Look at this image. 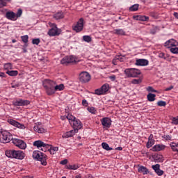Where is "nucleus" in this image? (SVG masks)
Masks as SVG:
<instances>
[{"mask_svg":"<svg viewBox=\"0 0 178 178\" xmlns=\"http://www.w3.org/2000/svg\"><path fill=\"white\" fill-rule=\"evenodd\" d=\"M6 156L8 158H11V159H19L20 161L24 159V157L26 156L23 151L15 149L6 150Z\"/></svg>","mask_w":178,"mask_h":178,"instance_id":"obj_1","label":"nucleus"},{"mask_svg":"<svg viewBox=\"0 0 178 178\" xmlns=\"http://www.w3.org/2000/svg\"><path fill=\"white\" fill-rule=\"evenodd\" d=\"M33 159L40 161L41 162V165H43V166H47V159H48V156L44 153L40 151H34L33 152Z\"/></svg>","mask_w":178,"mask_h":178,"instance_id":"obj_2","label":"nucleus"},{"mask_svg":"<svg viewBox=\"0 0 178 178\" xmlns=\"http://www.w3.org/2000/svg\"><path fill=\"white\" fill-rule=\"evenodd\" d=\"M124 72L127 77L132 78L138 77V76L141 74V71L136 68H127L124 70Z\"/></svg>","mask_w":178,"mask_h":178,"instance_id":"obj_3","label":"nucleus"},{"mask_svg":"<svg viewBox=\"0 0 178 178\" xmlns=\"http://www.w3.org/2000/svg\"><path fill=\"white\" fill-rule=\"evenodd\" d=\"M13 140L12 134L7 131H2L0 132V143H10Z\"/></svg>","mask_w":178,"mask_h":178,"instance_id":"obj_4","label":"nucleus"},{"mask_svg":"<svg viewBox=\"0 0 178 178\" xmlns=\"http://www.w3.org/2000/svg\"><path fill=\"white\" fill-rule=\"evenodd\" d=\"M55 86H56V82L51 80L47 81V86H44L47 95H53L56 92Z\"/></svg>","mask_w":178,"mask_h":178,"instance_id":"obj_5","label":"nucleus"},{"mask_svg":"<svg viewBox=\"0 0 178 178\" xmlns=\"http://www.w3.org/2000/svg\"><path fill=\"white\" fill-rule=\"evenodd\" d=\"M62 65H69V63H77L80 60L74 56H67L61 60Z\"/></svg>","mask_w":178,"mask_h":178,"instance_id":"obj_6","label":"nucleus"},{"mask_svg":"<svg viewBox=\"0 0 178 178\" xmlns=\"http://www.w3.org/2000/svg\"><path fill=\"white\" fill-rule=\"evenodd\" d=\"M49 25L50 26V27H51V29L48 32V34L50 35V37L59 35L60 33H62V31L60 29H58L56 24L49 23Z\"/></svg>","mask_w":178,"mask_h":178,"instance_id":"obj_7","label":"nucleus"},{"mask_svg":"<svg viewBox=\"0 0 178 178\" xmlns=\"http://www.w3.org/2000/svg\"><path fill=\"white\" fill-rule=\"evenodd\" d=\"M34 147H37L41 151H44V152H47V149L49 148V145L44 143V142L41 140H36L33 143Z\"/></svg>","mask_w":178,"mask_h":178,"instance_id":"obj_8","label":"nucleus"},{"mask_svg":"<svg viewBox=\"0 0 178 178\" xmlns=\"http://www.w3.org/2000/svg\"><path fill=\"white\" fill-rule=\"evenodd\" d=\"M12 143L14 144V145L18 147V148H20V149H26V147H27L24 141L18 138H13Z\"/></svg>","mask_w":178,"mask_h":178,"instance_id":"obj_9","label":"nucleus"},{"mask_svg":"<svg viewBox=\"0 0 178 178\" xmlns=\"http://www.w3.org/2000/svg\"><path fill=\"white\" fill-rule=\"evenodd\" d=\"M91 80V75L87 72H82L79 74V81L81 83H88Z\"/></svg>","mask_w":178,"mask_h":178,"instance_id":"obj_10","label":"nucleus"},{"mask_svg":"<svg viewBox=\"0 0 178 178\" xmlns=\"http://www.w3.org/2000/svg\"><path fill=\"white\" fill-rule=\"evenodd\" d=\"M84 27V19L83 18H81L73 26V30L76 31V33H80V31H83V29Z\"/></svg>","mask_w":178,"mask_h":178,"instance_id":"obj_11","label":"nucleus"},{"mask_svg":"<svg viewBox=\"0 0 178 178\" xmlns=\"http://www.w3.org/2000/svg\"><path fill=\"white\" fill-rule=\"evenodd\" d=\"M13 105L15 106H26L27 105H30V101L19 99L13 102Z\"/></svg>","mask_w":178,"mask_h":178,"instance_id":"obj_12","label":"nucleus"},{"mask_svg":"<svg viewBox=\"0 0 178 178\" xmlns=\"http://www.w3.org/2000/svg\"><path fill=\"white\" fill-rule=\"evenodd\" d=\"M71 126H72L73 129H77V133H79V130L83 127V124H81V121L80 120L75 118L72 122H71Z\"/></svg>","mask_w":178,"mask_h":178,"instance_id":"obj_13","label":"nucleus"},{"mask_svg":"<svg viewBox=\"0 0 178 178\" xmlns=\"http://www.w3.org/2000/svg\"><path fill=\"white\" fill-rule=\"evenodd\" d=\"M8 122L12 126L17 127L18 129H21L22 130H24V129H26V126H24V124H20L15 120L10 119L8 120Z\"/></svg>","mask_w":178,"mask_h":178,"instance_id":"obj_14","label":"nucleus"},{"mask_svg":"<svg viewBox=\"0 0 178 178\" xmlns=\"http://www.w3.org/2000/svg\"><path fill=\"white\" fill-rule=\"evenodd\" d=\"M164 46L170 49L172 47H178V42L175 39H170L165 42Z\"/></svg>","mask_w":178,"mask_h":178,"instance_id":"obj_15","label":"nucleus"},{"mask_svg":"<svg viewBox=\"0 0 178 178\" xmlns=\"http://www.w3.org/2000/svg\"><path fill=\"white\" fill-rule=\"evenodd\" d=\"M100 121L102 126H104V127H107V129H109L112 125V120L109 118H104Z\"/></svg>","mask_w":178,"mask_h":178,"instance_id":"obj_16","label":"nucleus"},{"mask_svg":"<svg viewBox=\"0 0 178 178\" xmlns=\"http://www.w3.org/2000/svg\"><path fill=\"white\" fill-rule=\"evenodd\" d=\"M76 133H77V129H72L64 133L62 137L63 138H69L70 137H73V136H74V134H76Z\"/></svg>","mask_w":178,"mask_h":178,"instance_id":"obj_17","label":"nucleus"},{"mask_svg":"<svg viewBox=\"0 0 178 178\" xmlns=\"http://www.w3.org/2000/svg\"><path fill=\"white\" fill-rule=\"evenodd\" d=\"M135 65L136 66H147L148 65V60L145 59H137Z\"/></svg>","mask_w":178,"mask_h":178,"instance_id":"obj_18","label":"nucleus"},{"mask_svg":"<svg viewBox=\"0 0 178 178\" xmlns=\"http://www.w3.org/2000/svg\"><path fill=\"white\" fill-rule=\"evenodd\" d=\"M6 17H7L8 20H17V18H16V14L13 11L7 12Z\"/></svg>","mask_w":178,"mask_h":178,"instance_id":"obj_19","label":"nucleus"},{"mask_svg":"<svg viewBox=\"0 0 178 178\" xmlns=\"http://www.w3.org/2000/svg\"><path fill=\"white\" fill-rule=\"evenodd\" d=\"M134 19H135V20H139L140 22H147L149 19V17L145 15H137L134 16Z\"/></svg>","mask_w":178,"mask_h":178,"instance_id":"obj_20","label":"nucleus"},{"mask_svg":"<svg viewBox=\"0 0 178 178\" xmlns=\"http://www.w3.org/2000/svg\"><path fill=\"white\" fill-rule=\"evenodd\" d=\"M33 130H34V131H35L36 133H40V134L45 133V131H47V130H45V129H44V128H42V127H38V125H35V126L33 127Z\"/></svg>","mask_w":178,"mask_h":178,"instance_id":"obj_21","label":"nucleus"},{"mask_svg":"<svg viewBox=\"0 0 178 178\" xmlns=\"http://www.w3.org/2000/svg\"><path fill=\"white\" fill-rule=\"evenodd\" d=\"M138 172H139V173H143V175L148 174V170L147 169L146 167L143 165L138 168Z\"/></svg>","mask_w":178,"mask_h":178,"instance_id":"obj_22","label":"nucleus"},{"mask_svg":"<svg viewBox=\"0 0 178 178\" xmlns=\"http://www.w3.org/2000/svg\"><path fill=\"white\" fill-rule=\"evenodd\" d=\"M65 17V15H63V13L58 12L54 15V18L56 19V20H59V19H63Z\"/></svg>","mask_w":178,"mask_h":178,"instance_id":"obj_23","label":"nucleus"},{"mask_svg":"<svg viewBox=\"0 0 178 178\" xmlns=\"http://www.w3.org/2000/svg\"><path fill=\"white\" fill-rule=\"evenodd\" d=\"M6 74H8V76L15 77V76H17V74H19V72H17V70H8L6 72Z\"/></svg>","mask_w":178,"mask_h":178,"instance_id":"obj_24","label":"nucleus"},{"mask_svg":"<svg viewBox=\"0 0 178 178\" xmlns=\"http://www.w3.org/2000/svg\"><path fill=\"white\" fill-rule=\"evenodd\" d=\"M54 89L56 91H63V90H65V85H63V83L60 85H55Z\"/></svg>","mask_w":178,"mask_h":178,"instance_id":"obj_25","label":"nucleus"},{"mask_svg":"<svg viewBox=\"0 0 178 178\" xmlns=\"http://www.w3.org/2000/svg\"><path fill=\"white\" fill-rule=\"evenodd\" d=\"M114 34H117V35H125L126 32L123 29H115Z\"/></svg>","mask_w":178,"mask_h":178,"instance_id":"obj_26","label":"nucleus"},{"mask_svg":"<svg viewBox=\"0 0 178 178\" xmlns=\"http://www.w3.org/2000/svg\"><path fill=\"white\" fill-rule=\"evenodd\" d=\"M156 97V95L155 94L149 93L147 95V99L149 101V102H152L155 101Z\"/></svg>","mask_w":178,"mask_h":178,"instance_id":"obj_27","label":"nucleus"},{"mask_svg":"<svg viewBox=\"0 0 178 178\" xmlns=\"http://www.w3.org/2000/svg\"><path fill=\"white\" fill-rule=\"evenodd\" d=\"M58 149H59V147H51L50 149H48V151H49L51 155H54V154H56L57 151H58Z\"/></svg>","mask_w":178,"mask_h":178,"instance_id":"obj_28","label":"nucleus"},{"mask_svg":"<svg viewBox=\"0 0 178 178\" xmlns=\"http://www.w3.org/2000/svg\"><path fill=\"white\" fill-rule=\"evenodd\" d=\"M161 165L159 164H156V175L158 176H162L163 175L164 172L163 170H161Z\"/></svg>","mask_w":178,"mask_h":178,"instance_id":"obj_29","label":"nucleus"},{"mask_svg":"<svg viewBox=\"0 0 178 178\" xmlns=\"http://www.w3.org/2000/svg\"><path fill=\"white\" fill-rule=\"evenodd\" d=\"M102 147L104 148V149H106V151H112V147H109V145L106 143H102Z\"/></svg>","mask_w":178,"mask_h":178,"instance_id":"obj_30","label":"nucleus"},{"mask_svg":"<svg viewBox=\"0 0 178 178\" xmlns=\"http://www.w3.org/2000/svg\"><path fill=\"white\" fill-rule=\"evenodd\" d=\"M102 91H103V94L106 93L107 91L109 90V84H104L101 88Z\"/></svg>","mask_w":178,"mask_h":178,"instance_id":"obj_31","label":"nucleus"},{"mask_svg":"<svg viewBox=\"0 0 178 178\" xmlns=\"http://www.w3.org/2000/svg\"><path fill=\"white\" fill-rule=\"evenodd\" d=\"M155 143V140L151 138V136L149 137V141L147 143V148H151V146Z\"/></svg>","mask_w":178,"mask_h":178,"instance_id":"obj_32","label":"nucleus"},{"mask_svg":"<svg viewBox=\"0 0 178 178\" xmlns=\"http://www.w3.org/2000/svg\"><path fill=\"white\" fill-rule=\"evenodd\" d=\"M83 40L85 42H91V41H92V38H91V36L90 35H83Z\"/></svg>","mask_w":178,"mask_h":178,"instance_id":"obj_33","label":"nucleus"},{"mask_svg":"<svg viewBox=\"0 0 178 178\" xmlns=\"http://www.w3.org/2000/svg\"><path fill=\"white\" fill-rule=\"evenodd\" d=\"M138 6H140L138 4L133 5L129 8L130 12H136V10H138Z\"/></svg>","mask_w":178,"mask_h":178,"instance_id":"obj_34","label":"nucleus"},{"mask_svg":"<svg viewBox=\"0 0 178 178\" xmlns=\"http://www.w3.org/2000/svg\"><path fill=\"white\" fill-rule=\"evenodd\" d=\"M67 169H70L71 170H76V169H79V165H67Z\"/></svg>","mask_w":178,"mask_h":178,"instance_id":"obj_35","label":"nucleus"},{"mask_svg":"<svg viewBox=\"0 0 178 178\" xmlns=\"http://www.w3.org/2000/svg\"><path fill=\"white\" fill-rule=\"evenodd\" d=\"M67 119L69 120L70 123H72L76 119V117L73 116L72 114H68L67 115Z\"/></svg>","mask_w":178,"mask_h":178,"instance_id":"obj_36","label":"nucleus"},{"mask_svg":"<svg viewBox=\"0 0 178 178\" xmlns=\"http://www.w3.org/2000/svg\"><path fill=\"white\" fill-rule=\"evenodd\" d=\"M165 148H166V146H165L164 145H156V151H163Z\"/></svg>","mask_w":178,"mask_h":178,"instance_id":"obj_37","label":"nucleus"},{"mask_svg":"<svg viewBox=\"0 0 178 178\" xmlns=\"http://www.w3.org/2000/svg\"><path fill=\"white\" fill-rule=\"evenodd\" d=\"M115 60H119L120 62H123L124 60V57L122 56H116L113 59V62H115Z\"/></svg>","mask_w":178,"mask_h":178,"instance_id":"obj_38","label":"nucleus"},{"mask_svg":"<svg viewBox=\"0 0 178 178\" xmlns=\"http://www.w3.org/2000/svg\"><path fill=\"white\" fill-rule=\"evenodd\" d=\"M170 145L172 151H178V149H177L178 144H177L175 143H172Z\"/></svg>","mask_w":178,"mask_h":178,"instance_id":"obj_39","label":"nucleus"},{"mask_svg":"<svg viewBox=\"0 0 178 178\" xmlns=\"http://www.w3.org/2000/svg\"><path fill=\"white\" fill-rule=\"evenodd\" d=\"M4 69H6V70H12V69H13V66L12 65V63H6L5 65H4Z\"/></svg>","mask_w":178,"mask_h":178,"instance_id":"obj_40","label":"nucleus"},{"mask_svg":"<svg viewBox=\"0 0 178 178\" xmlns=\"http://www.w3.org/2000/svg\"><path fill=\"white\" fill-rule=\"evenodd\" d=\"M21 38L23 42H24V44H27L29 42V35H26L22 36Z\"/></svg>","mask_w":178,"mask_h":178,"instance_id":"obj_41","label":"nucleus"},{"mask_svg":"<svg viewBox=\"0 0 178 178\" xmlns=\"http://www.w3.org/2000/svg\"><path fill=\"white\" fill-rule=\"evenodd\" d=\"M143 80H141V79H133L131 81V83L132 84H141Z\"/></svg>","mask_w":178,"mask_h":178,"instance_id":"obj_42","label":"nucleus"},{"mask_svg":"<svg viewBox=\"0 0 178 178\" xmlns=\"http://www.w3.org/2000/svg\"><path fill=\"white\" fill-rule=\"evenodd\" d=\"M95 94H96V95H104V92L102 91V90L101 88L96 89L95 90Z\"/></svg>","mask_w":178,"mask_h":178,"instance_id":"obj_43","label":"nucleus"},{"mask_svg":"<svg viewBox=\"0 0 178 178\" xmlns=\"http://www.w3.org/2000/svg\"><path fill=\"white\" fill-rule=\"evenodd\" d=\"M163 156L161 154H157L156 156V162H163Z\"/></svg>","mask_w":178,"mask_h":178,"instance_id":"obj_44","label":"nucleus"},{"mask_svg":"<svg viewBox=\"0 0 178 178\" xmlns=\"http://www.w3.org/2000/svg\"><path fill=\"white\" fill-rule=\"evenodd\" d=\"M170 51V52H172V54H178V47H171Z\"/></svg>","mask_w":178,"mask_h":178,"instance_id":"obj_45","label":"nucleus"},{"mask_svg":"<svg viewBox=\"0 0 178 178\" xmlns=\"http://www.w3.org/2000/svg\"><path fill=\"white\" fill-rule=\"evenodd\" d=\"M22 14H23V10H22V9H19L17 10V14H15V17L17 19L18 17H20Z\"/></svg>","mask_w":178,"mask_h":178,"instance_id":"obj_46","label":"nucleus"},{"mask_svg":"<svg viewBox=\"0 0 178 178\" xmlns=\"http://www.w3.org/2000/svg\"><path fill=\"white\" fill-rule=\"evenodd\" d=\"M158 106H166V102L165 101H159L157 102Z\"/></svg>","mask_w":178,"mask_h":178,"instance_id":"obj_47","label":"nucleus"},{"mask_svg":"<svg viewBox=\"0 0 178 178\" xmlns=\"http://www.w3.org/2000/svg\"><path fill=\"white\" fill-rule=\"evenodd\" d=\"M88 111L90 113H92L93 115H95V113L97 112V110H95V108L94 107H90L88 108Z\"/></svg>","mask_w":178,"mask_h":178,"instance_id":"obj_48","label":"nucleus"},{"mask_svg":"<svg viewBox=\"0 0 178 178\" xmlns=\"http://www.w3.org/2000/svg\"><path fill=\"white\" fill-rule=\"evenodd\" d=\"M172 124H178V116L177 118H172Z\"/></svg>","mask_w":178,"mask_h":178,"instance_id":"obj_49","label":"nucleus"},{"mask_svg":"<svg viewBox=\"0 0 178 178\" xmlns=\"http://www.w3.org/2000/svg\"><path fill=\"white\" fill-rule=\"evenodd\" d=\"M147 91H148V92H156V90H154V88L151 87V86H148L146 88Z\"/></svg>","mask_w":178,"mask_h":178,"instance_id":"obj_50","label":"nucleus"},{"mask_svg":"<svg viewBox=\"0 0 178 178\" xmlns=\"http://www.w3.org/2000/svg\"><path fill=\"white\" fill-rule=\"evenodd\" d=\"M32 44L35 45H38L40 44V39L39 38L33 39L32 40Z\"/></svg>","mask_w":178,"mask_h":178,"instance_id":"obj_51","label":"nucleus"},{"mask_svg":"<svg viewBox=\"0 0 178 178\" xmlns=\"http://www.w3.org/2000/svg\"><path fill=\"white\" fill-rule=\"evenodd\" d=\"M163 138H165V140H166L167 141H172V136L170 135H164Z\"/></svg>","mask_w":178,"mask_h":178,"instance_id":"obj_52","label":"nucleus"},{"mask_svg":"<svg viewBox=\"0 0 178 178\" xmlns=\"http://www.w3.org/2000/svg\"><path fill=\"white\" fill-rule=\"evenodd\" d=\"M3 6H6V2L3 1V0H0V8H3Z\"/></svg>","mask_w":178,"mask_h":178,"instance_id":"obj_53","label":"nucleus"},{"mask_svg":"<svg viewBox=\"0 0 178 178\" xmlns=\"http://www.w3.org/2000/svg\"><path fill=\"white\" fill-rule=\"evenodd\" d=\"M82 105H83V106H88V103L87 102V100L83 99V100L82 101Z\"/></svg>","mask_w":178,"mask_h":178,"instance_id":"obj_54","label":"nucleus"},{"mask_svg":"<svg viewBox=\"0 0 178 178\" xmlns=\"http://www.w3.org/2000/svg\"><path fill=\"white\" fill-rule=\"evenodd\" d=\"M67 163V159H64L60 161V165H66Z\"/></svg>","mask_w":178,"mask_h":178,"instance_id":"obj_55","label":"nucleus"},{"mask_svg":"<svg viewBox=\"0 0 178 178\" xmlns=\"http://www.w3.org/2000/svg\"><path fill=\"white\" fill-rule=\"evenodd\" d=\"M150 160L152 161H156V156L155 155H152V156L150 157Z\"/></svg>","mask_w":178,"mask_h":178,"instance_id":"obj_56","label":"nucleus"},{"mask_svg":"<svg viewBox=\"0 0 178 178\" xmlns=\"http://www.w3.org/2000/svg\"><path fill=\"white\" fill-rule=\"evenodd\" d=\"M173 86H170V87L165 88V91H170V90H173Z\"/></svg>","mask_w":178,"mask_h":178,"instance_id":"obj_57","label":"nucleus"},{"mask_svg":"<svg viewBox=\"0 0 178 178\" xmlns=\"http://www.w3.org/2000/svg\"><path fill=\"white\" fill-rule=\"evenodd\" d=\"M112 81H115L116 80V76L113 75L109 77Z\"/></svg>","mask_w":178,"mask_h":178,"instance_id":"obj_58","label":"nucleus"},{"mask_svg":"<svg viewBox=\"0 0 178 178\" xmlns=\"http://www.w3.org/2000/svg\"><path fill=\"white\" fill-rule=\"evenodd\" d=\"M159 58H162L163 59H165V54L163 53L159 54Z\"/></svg>","mask_w":178,"mask_h":178,"instance_id":"obj_59","label":"nucleus"},{"mask_svg":"<svg viewBox=\"0 0 178 178\" xmlns=\"http://www.w3.org/2000/svg\"><path fill=\"white\" fill-rule=\"evenodd\" d=\"M0 77H6V75L3 72H0Z\"/></svg>","mask_w":178,"mask_h":178,"instance_id":"obj_60","label":"nucleus"},{"mask_svg":"<svg viewBox=\"0 0 178 178\" xmlns=\"http://www.w3.org/2000/svg\"><path fill=\"white\" fill-rule=\"evenodd\" d=\"M152 168L153 170H154V172H156V165H153L152 166Z\"/></svg>","mask_w":178,"mask_h":178,"instance_id":"obj_61","label":"nucleus"},{"mask_svg":"<svg viewBox=\"0 0 178 178\" xmlns=\"http://www.w3.org/2000/svg\"><path fill=\"white\" fill-rule=\"evenodd\" d=\"M115 149H117L118 151H122V149H123V148L122 147H118L115 148Z\"/></svg>","mask_w":178,"mask_h":178,"instance_id":"obj_62","label":"nucleus"},{"mask_svg":"<svg viewBox=\"0 0 178 178\" xmlns=\"http://www.w3.org/2000/svg\"><path fill=\"white\" fill-rule=\"evenodd\" d=\"M152 151H154V152H156V145L154 146V147L152 148Z\"/></svg>","mask_w":178,"mask_h":178,"instance_id":"obj_63","label":"nucleus"},{"mask_svg":"<svg viewBox=\"0 0 178 178\" xmlns=\"http://www.w3.org/2000/svg\"><path fill=\"white\" fill-rule=\"evenodd\" d=\"M174 16L176 17V19H178V13H174Z\"/></svg>","mask_w":178,"mask_h":178,"instance_id":"obj_64","label":"nucleus"}]
</instances>
